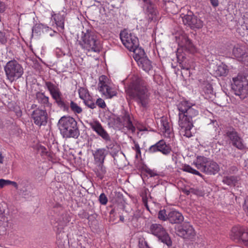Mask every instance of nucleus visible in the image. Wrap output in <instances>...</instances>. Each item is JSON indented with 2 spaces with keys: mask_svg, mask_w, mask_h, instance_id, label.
I'll return each mask as SVG.
<instances>
[{
  "mask_svg": "<svg viewBox=\"0 0 248 248\" xmlns=\"http://www.w3.org/2000/svg\"><path fill=\"white\" fill-rule=\"evenodd\" d=\"M237 181V178L234 176H226L222 180L224 184L228 186L235 185Z\"/></svg>",
  "mask_w": 248,
  "mask_h": 248,
  "instance_id": "2f4dec72",
  "label": "nucleus"
},
{
  "mask_svg": "<svg viewBox=\"0 0 248 248\" xmlns=\"http://www.w3.org/2000/svg\"><path fill=\"white\" fill-rule=\"evenodd\" d=\"M39 28L38 26H35L32 29V33H37L38 32V30Z\"/></svg>",
  "mask_w": 248,
  "mask_h": 248,
  "instance_id": "603ef678",
  "label": "nucleus"
},
{
  "mask_svg": "<svg viewBox=\"0 0 248 248\" xmlns=\"http://www.w3.org/2000/svg\"><path fill=\"white\" fill-rule=\"evenodd\" d=\"M243 228L233 227L231 232L230 237L233 240H240Z\"/></svg>",
  "mask_w": 248,
  "mask_h": 248,
  "instance_id": "cd10ccee",
  "label": "nucleus"
},
{
  "mask_svg": "<svg viewBox=\"0 0 248 248\" xmlns=\"http://www.w3.org/2000/svg\"><path fill=\"white\" fill-rule=\"evenodd\" d=\"M58 126L64 138L77 139L80 134L77 122L72 117L63 116L59 120Z\"/></svg>",
  "mask_w": 248,
  "mask_h": 248,
  "instance_id": "7ed1b4c3",
  "label": "nucleus"
},
{
  "mask_svg": "<svg viewBox=\"0 0 248 248\" xmlns=\"http://www.w3.org/2000/svg\"><path fill=\"white\" fill-rule=\"evenodd\" d=\"M52 17L55 21L57 26L63 30L64 28V14L61 13L53 14L52 15Z\"/></svg>",
  "mask_w": 248,
  "mask_h": 248,
  "instance_id": "5701e85b",
  "label": "nucleus"
},
{
  "mask_svg": "<svg viewBox=\"0 0 248 248\" xmlns=\"http://www.w3.org/2000/svg\"><path fill=\"white\" fill-rule=\"evenodd\" d=\"M116 126L118 128H120L122 126L126 127L127 129L131 131L132 133H134L136 130L135 127L132 124V121L130 119L129 115L125 114L122 118L117 117L116 119Z\"/></svg>",
  "mask_w": 248,
  "mask_h": 248,
  "instance_id": "a211bd4d",
  "label": "nucleus"
},
{
  "mask_svg": "<svg viewBox=\"0 0 248 248\" xmlns=\"http://www.w3.org/2000/svg\"><path fill=\"white\" fill-rule=\"evenodd\" d=\"M58 104V105L62 107H65V104L62 100L61 93L56 94V95L52 97Z\"/></svg>",
  "mask_w": 248,
  "mask_h": 248,
  "instance_id": "e433bc0d",
  "label": "nucleus"
},
{
  "mask_svg": "<svg viewBox=\"0 0 248 248\" xmlns=\"http://www.w3.org/2000/svg\"><path fill=\"white\" fill-rule=\"evenodd\" d=\"M134 146L132 147L133 149L135 150L136 152V157L138 158L139 156H141L140 148L138 142L133 140Z\"/></svg>",
  "mask_w": 248,
  "mask_h": 248,
  "instance_id": "58836bf2",
  "label": "nucleus"
},
{
  "mask_svg": "<svg viewBox=\"0 0 248 248\" xmlns=\"http://www.w3.org/2000/svg\"><path fill=\"white\" fill-rule=\"evenodd\" d=\"M137 63L139 66L141 67L143 70L146 72H149L153 68L152 62L146 56L143 58H141Z\"/></svg>",
  "mask_w": 248,
  "mask_h": 248,
  "instance_id": "393cba45",
  "label": "nucleus"
},
{
  "mask_svg": "<svg viewBox=\"0 0 248 248\" xmlns=\"http://www.w3.org/2000/svg\"><path fill=\"white\" fill-rule=\"evenodd\" d=\"M149 21L156 20L158 12L151 0H139Z\"/></svg>",
  "mask_w": 248,
  "mask_h": 248,
  "instance_id": "f8f14e48",
  "label": "nucleus"
},
{
  "mask_svg": "<svg viewBox=\"0 0 248 248\" xmlns=\"http://www.w3.org/2000/svg\"><path fill=\"white\" fill-rule=\"evenodd\" d=\"M91 128L95 131L97 134L101 137L106 142L110 141L111 139L109 135L103 128L98 121H93L89 123Z\"/></svg>",
  "mask_w": 248,
  "mask_h": 248,
  "instance_id": "2eb2a0df",
  "label": "nucleus"
},
{
  "mask_svg": "<svg viewBox=\"0 0 248 248\" xmlns=\"http://www.w3.org/2000/svg\"><path fill=\"white\" fill-rule=\"evenodd\" d=\"M242 62H244V63L248 66V54H247L242 61Z\"/></svg>",
  "mask_w": 248,
  "mask_h": 248,
  "instance_id": "3c124183",
  "label": "nucleus"
},
{
  "mask_svg": "<svg viewBox=\"0 0 248 248\" xmlns=\"http://www.w3.org/2000/svg\"><path fill=\"white\" fill-rule=\"evenodd\" d=\"M140 248H150L148 243L144 239H140L139 240Z\"/></svg>",
  "mask_w": 248,
  "mask_h": 248,
  "instance_id": "37998d69",
  "label": "nucleus"
},
{
  "mask_svg": "<svg viewBox=\"0 0 248 248\" xmlns=\"http://www.w3.org/2000/svg\"><path fill=\"white\" fill-rule=\"evenodd\" d=\"M96 167L94 171L98 177L102 179L104 175L106 173L105 167L104 166L103 163L95 164Z\"/></svg>",
  "mask_w": 248,
  "mask_h": 248,
  "instance_id": "c85d7f7f",
  "label": "nucleus"
},
{
  "mask_svg": "<svg viewBox=\"0 0 248 248\" xmlns=\"http://www.w3.org/2000/svg\"><path fill=\"white\" fill-rule=\"evenodd\" d=\"M146 172L150 175V176L152 177V176H156L157 174V173L155 172L154 171L150 170V169H148L146 170Z\"/></svg>",
  "mask_w": 248,
  "mask_h": 248,
  "instance_id": "de8ad7c7",
  "label": "nucleus"
},
{
  "mask_svg": "<svg viewBox=\"0 0 248 248\" xmlns=\"http://www.w3.org/2000/svg\"><path fill=\"white\" fill-rule=\"evenodd\" d=\"M233 83L232 89L236 95L239 96L241 99L245 98L248 95V80L245 76L242 74L232 78Z\"/></svg>",
  "mask_w": 248,
  "mask_h": 248,
  "instance_id": "423d86ee",
  "label": "nucleus"
},
{
  "mask_svg": "<svg viewBox=\"0 0 248 248\" xmlns=\"http://www.w3.org/2000/svg\"><path fill=\"white\" fill-rule=\"evenodd\" d=\"M183 170L185 171L189 172L198 176H202L201 173L199 172L198 170L193 169L189 165H185L183 167Z\"/></svg>",
  "mask_w": 248,
  "mask_h": 248,
  "instance_id": "f704fd0d",
  "label": "nucleus"
},
{
  "mask_svg": "<svg viewBox=\"0 0 248 248\" xmlns=\"http://www.w3.org/2000/svg\"><path fill=\"white\" fill-rule=\"evenodd\" d=\"M186 194L187 195H188V194H189V191H186Z\"/></svg>",
  "mask_w": 248,
  "mask_h": 248,
  "instance_id": "4d7b16f0",
  "label": "nucleus"
},
{
  "mask_svg": "<svg viewBox=\"0 0 248 248\" xmlns=\"http://www.w3.org/2000/svg\"><path fill=\"white\" fill-rule=\"evenodd\" d=\"M7 79L11 82L21 78L24 70L20 64L14 60L9 61L4 67Z\"/></svg>",
  "mask_w": 248,
  "mask_h": 248,
  "instance_id": "0eeeda50",
  "label": "nucleus"
},
{
  "mask_svg": "<svg viewBox=\"0 0 248 248\" xmlns=\"http://www.w3.org/2000/svg\"><path fill=\"white\" fill-rule=\"evenodd\" d=\"M161 129L162 132L166 137H170L172 134L171 124L167 117H162L161 119Z\"/></svg>",
  "mask_w": 248,
  "mask_h": 248,
  "instance_id": "aec40b11",
  "label": "nucleus"
},
{
  "mask_svg": "<svg viewBox=\"0 0 248 248\" xmlns=\"http://www.w3.org/2000/svg\"><path fill=\"white\" fill-rule=\"evenodd\" d=\"M129 50L133 52V58L137 62L140 60L141 58H143L146 57L145 56L144 50L140 47H139V46L134 47L133 49Z\"/></svg>",
  "mask_w": 248,
  "mask_h": 248,
  "instance_id": "a878e982",
  "label": "nucleus"
},
{
  "mask_svg": "<svg viewBox=\"0 0 248 248\" xmlns=\"http://www.w3.org/2000/svg\"><path fill=\"white\" fill-rule=\"evenodd\" d=\"M120 37L123 44L128 50L139 46L138 38L126 30L120 32Z\"/></svg>",
  "mask_w": 248,
  "mask_h": 248,
  "instance_id": "1a4fd4ad",
  "label": "nucleus"
},
{
  "mask_svg": "<svg viewBox=\"0 0 248 248\" xmlns=\"http://www.w3.org/2000/svg\"><path fill=\"white\" fill-rule=\"evenodd\" d=\"M39 150L41 151V155H47V150L44 147V146H40V148H39Z\"/></svg>",
  "mask_w": 248,
  "mask_h": 248,
  "instance_id": "a18cd8bd",
  "label": "nucleus"
},
{
  "mask_svg": "<svg viewBox=\"0 0 248 248\" xmlns=\"http://www.w3.org/2000/svg\"><path fill=\"white\" fill-rule=\"evenodd\" d=\"M12 185L13 186L16 188H18V185L14 181H12L9 180H5L3 179H0V187L3 188L4 186L8 185Z\"/></svg>",
  "mask_w": 248,
  "mask_h": 248,
  "instance_id": "473e14b6",
  "label": "nucleus"
},
{
  "mask_svg": "<svg viewBox=\"0 0 248 248\" xmlns=\"http://www.w3.org/2000/svg\"><path fill=\"white\" fill-rule=\"evenodd\" d=\"M70 107L74 113H80L82 111V108L73 101H71Z\"/></svg>",
  "mask_w": 248,
  "mask_h": 248,
  "instance_id": "c9c22d12",
  "label": "nucleus"
},
{
  "mask_svg": "<svg viewBox=\"0 0 248 248\" xmlns=\"http://www.w3.org/2000/svg\"><path fill=\"white\" fill-rule=\"evenodd\" d=\"M183 21L185 25L191 29H200L203 26L202 21L193 14L184 16Z\"/></svg>",
  "mask_w": 248,
  "mask_h": 248,
  "instance_id": "dca6fc26",
  "label": "nucleus"
},
{
  "mask_svg": "<svg viewBox=\"0 0 248 248\" xmlns=\"http://www.w3.org/2000/svg\"><path fill=\"white\" fill-rule=\"evenodd\" d=\"M210 1L213 7H216L218 5V0H210Z\"/></svg>",
  "mask_w": 248,
  "mask_h": 248,
  "instance_id": "09e8293b",
  "label": "nucleus"
},
{
  "mask_svg": "<svg viewBox=\"0 0 248 248\" xmlns=\"http://www.w3.org/2000/svg\"><path fill=\"white\" fill-rule=\"evenodd\" d=\"M182 39L181 42L179 43V45L186 49H191L193 47V44L189 38L185 35L182 36Z\"/></svg>",
  "mask_w": 248,
  "mask_h": 248,
  "instance_id": "c756f323",
  "label": "nucleus"
},
{
  "mask_svg": "<svg viewBox=\"0 0 248 248\" xmlns=\"http://www.w3.org/2000/svg\"><path fill=\"white\" fill-rule=\"evenodd\" d=\"M84 104L88 106L89 108L93 109L96 107L95 104L93 102V101L90 99V98L89 99H86L85 100H84Z\"/></svg>",
  "mask_w": 248,
  "mask_h": 248,
  "instance_id": "a19ab883",
  "label": "nucleus"
},
{
  "mask_svg": "<svg viewBox=\"0 0 248 248\" xmlns=\"http://www.w3.org/2000/svg\"><path fill=\"white\" fill-rule=\"evenodd\" d=\"M149 232L157 237L159 240L170 247L172 245V241L168 233L164 227L159 224L153 223L150 225Z\"/></svg>",
  "mask_w": 248,
  "mask_h": 248,
  "instance_id": "6e6552de",
  "label": "nucleus"
},
{
  "mask_svg": "<svg viewBox=\"0 0 248 248\" xmlns=\"http://www.w3.org/2000/svg\"><path fill=\"white\" fill-rule=\"evenodd\" d=\"M182 68L183 69H186V70H188V68H185L184 67L182 66Z\"/></svg>",
  "mask_w": 248,
  "mask_h": 248,
  "instance_id": "6e6d98bb",
  "label": "nucleus"
},
{
  "mask_svg": "<svg viewBox=\"0 0 248 248\" xmlns=\"http://www.w3.org/2000/svg\"><path fill=\"white\" fill-rule=\"evenodd\" d=\"M240 240L248 246V228H243Z\"/></svg>",
  "mask_w": 248,
  "mask_h": 248,
  "instance_id": "72a5a7b5",
  "label": "nucleus"
},
{
  "mask_svg": "<svg viewBox=\"0 0 248 248\" xmlns=\"http://www.w3.org/2000/svg\"><path fill=\"white\" fill-rule=\"evenodd\" d=\"M120 220H121V221L123 222V221H124V217L123 216H121L120 217Z\"/></svg>",
  "mask_w": 248,
  "mask_h": 248,
  "instance_id": "5fc2aeb1",
  "label": "nucleus"
},
{
  "mask_svg": "<svg viewBox=\"0 0 248 248\" xmlns=\"http://www.w3.org/2000/svg\"><path fill=\"white\" fill-rule=\"evenodd\" d=\"M142 202L144 205L147 208H148V204H147V198L146 196H144L142 197Z\"/></svg>",
  "mask_w": 248,
  "mask_h": 248,
  "instance_id": "8fccbe9b",
  "label": "nucleus"
},
{
  "mask_svg": "<svg viewBox=\"0 0 248 248\" xmlns=\"http://www.w3.org/2000/svg\"><path fill=\"white\" fill-rule=\"evenodd\" d=\"M176 234L184 238H190L195 235V231L189 222H184L176 228Z\"/></svg>",
  "mask_w": 248,
  "mask_h": 248,
  "instance_id": "ddd939ff",
  "label": "nucleus"
},
{
  "mask_svg": "<svg viewBox=\"0 0 248 248\" xmlns=\"http://www.w3.org/2000/svg\"><path fill=\"white\" fill-rule=\"evenodd\" d=\"M100 203L103 205H106L108 202V198L104 193H101L99 197Z\"/></svg>",
  "mask_w": 248,
  "mask_h": 248,
  "instance_id": "79ce46f5",
  "label": "nucleus"
},
{
  "mask_svg": "<svg viewBox=\"0 0 248 248\" xmlns=\"http://www.w3.org/2000/svg\"><path fill=\"white\" fill-rule=\"evenodd\" d=\"M168 220L171 224H179L183 221L184 217L180 212L171 210L168 213Z\"/></svg>",
  "mask_w": 248,
  "mask_h": 248,
  "instance_id": "6ab92c4d",
  "label": "nucleus"
},
{
  "mask_svg": "<svg viewBox=\"0 0 248 248\" xmlns=\"http://www.w3.org/2000/svg\"><path fill=\"white\" fill-rule=\"evenodd\" d=\"M45 85L52 97L61 93L59 88L50 81H45Z\"/></svg>",
  "mask_w": 248,
  "mask_h": 248,
  "instance_id": "bb28decb",
  "label": "nucleus"
},
{
  "mask_svg": "<svg viewBox=\"0 0 248 248\" xmlns=\"http://www.w3.org/2000/svg\"><path fill=\"white\" fill-rule=\"evenodd\" d=\"M78 43L83 49L88 52L99 53L101 50L100 41L95 33L92 31H87L85 33L82 32Z\"/></svg>",
  "mask_w": 248,
  "mask_h": 248,
  "instance_id": "20e7f679",
  "label": "nucleus"
},
{
  "mask_svg": "<svg viewBox=\"0 0 248 248\" xmlns=\"http://www.w3.org/2000/svg\"><path fill=\"white\" fill-rule=\"evenodd\" d=\"M36 99L38 102L44 108H50L51 107V104L49 102V98L46 96L44 93L37 92L36 93Z\"/></svg>",
  "mask_w": 248,
  "mask_h": 248,
  "instance_id": "4be33fe9",
  "label": "nucleus"
},
{
  "mask_svg": "<svg viewBox=\"0 0 248 248\" xmlns=\"http://www.w3.org/2000/svg\"><path fill=\"white\" fill-rule=\"evenodd\" d=\"M226 135L234 147L239 150H243L245 148L243 139L233 127H229L226 130Z\"/></svg>",
  "mask_w": 248,
  "mask_h": 248,
  "instance_id": "9b49d317",
  "label": "nucleus"
},
{
  "mask_svg": "<svg viewBox=\"0 0 248 248\" xmlns=\"http://www.w3.org/2000/svg\"><path fill=\"white\" fill-rule=\"evenodd\" d=\"M106 150L105 149H99L93 153L95 164L104 163L106 157Z\"/></svg>",
  "mask_w": 248,
  "mask_h": 248,
  "instance_id": "b1692460",
  "label": "nucleus"
},
{
  "mask_svg": "<svg viewBox=\"0 0 248 248\" xmlns=\"http://www.w3.org/2000/svg\"><path fill=\"white\" fill-rule=\"evenodd\" d=\"M157 152H160L163 155H168L171 152V148L169 144H167L166 142L162 140L151 146L148 149V152L151 154Z\"/></svg>",
  "mask_w": 248,
  "mask_h": 248,
  "instance_id": "4468645a",
  "label": "nucleus"
},
{
  "mask_svg": "<svg viewBox=\"0 0 248 248\" xmlns=\"http://www.w3.org/2000/svg\"><path fill=\"white\" fill-rule=\"evenodd\" d=\"M130 99L134 100L143 108L149 107L151 93L147 83L141 78L134 76L125 90Z\"/></svg>",
  "mask_w": 248,
  "mask_h": 248,
  "instance_id": "f257e3e1",
  "label": "nucleus"
},
{
  "mask_svg": "<svg viewBox=\"0 0 248 248\" xmlns=\"http://www.w3.org/2000/svg\"><path fill=\"white\" fill-rule=\"evenodd\" d=\"M32 118L35 124L40 126L47 123V114L46 110L36 109L32 114Z\"/></svg>",
  "mask_w": 248,
  "mask_h": 248,
  "instance_id": "f3484780",
  "label": "nucleus"
},
{
  "mask_svg": "<svg viewBox=\"0 0 248 248\" xmlns=\"http://www.w3.org/2000/svg\"><path fill=\"white\" fill-rule=\"evenodd\" d=\"M179 110L178 124L180 134L187 138L192 136L191 129L193 127L194 119L198 115V107L187 101H181L178 105Z\"/></svg>",
  "mask_w": 248,
  "mask_h": 248,
  "instance_id": "f03ea898",
  "label": "nucleus"
},
{
  "mask_svg": "<svg viewBox=\"0 0 248 248\" xmlns=\"http://www.w3.org/2000/svg\"><path fill=\"white\" fill-rule=\"evenodd\" d=\"M4 157L2 155L0 154V164L3 163Z\"/></svg>",
  "mask_w": 248,
  "mask_h": 248,
  "instance_id": "864d4df0",
  "label": "nucleus"
},
{
  "mask_svg": "<svg viewBox=\"0 0 248 248\" xmlns=\"http://www.w3.org/2000/svg\"><path fill=\"white\" fill-rule=\"evenodd\" d=\"M232 54L239 61L242 62L247 54L246 52L245 47L239 45L234 46L232 49Z\"/></svg>",
  "mask_w": 248,
  "mask_h": 248,
  "instance_id": "412c9836",
  "label": "nucleus"
},
{
  "mask_svg": "<svg viewBox=\"0 0 248 248\" xmlns=\"http://www.w3.org/2000/svg\"><path fill=\"white\" fill-rule=\"evenodd\" d=\"M107 77L102 75L99 77L98 83V90L107 98H111L116 96L117 94V90L108 85L106 81Z\"/></svg>",
  "mask_w": 248,
  "mask_h": 248,
  "instance_id": "9d476101",
  "label": "nucleus"
},
{
  "mask_svg": "<svg viewBox=\"0 0 248 248\" xmlns=\"http://www.w3.org/2000/svg\"><path fill=\"white\" fill-rule=\"evenodd\" d=\"M158 217L159 219L163 221L168 220V214L166 213L165 210H160L158 212Z\"/></svg>",
  "mask_w": 248,
  "mask_h": 248,
  "instance_id": "ea45409f",
  "label": "nucleus"
},
{
  "mask_svg": "<svg viewBox=\"0 0 248 248\" xmlns=\"http://www.w3.org/2000/svg\"><path fill=\"white\" fill-rule=\"evenodd\" d=\"M217 72L219 76H224L227 74L228 70L225 65H220L217 67Z\"/></svg>",
  "mask_w": 248,
  "mask_h": 248,
  "instance_id": "4c0bfd02",
  "label": "nucleus"
},
{
  "mask_svg": "<svg viewBox=\"0 0 248 248\" xmlns=\"http://www.w3.org/2000/svg\"><path fill=\"white\" fill-rule=\"evenodd\" d=\"M79 98L84 100L90 98L88 90L83 87H80L78 90Z\"/></svg>",
  "mask_w": 248,
  "mask_h": 248,
  "instance_id": "7c9ffc66",
  "label": "nucleus"
},
{
  "mask_svg": "<svg viewBox=\"0 0 248 248\" xmlns=\"http://www.w3.org/2000/svg\"><path fill=\"white\" fill-rule=\"evenodd\" d=\"M243 209L248 216V200L245 201V203L243 205Z\"/></svg>",
  "mask_w": 248,
  "mask_h": 248,
  "instance_id": "49530a36",
  "label": "nucleus"
},
{
  "mask_svg": "<svg viewBox=\"0 0 248 248\" xmlns=\"http://www.w3.org/2000/svg\"><path fill=\"white\" fill-rule=\"evenodd\" d=\"M102 108H104L106 107V103L104 100L101 98H98L96 102V104Z\"/></svg>",
  "mask_w": 248,
  "mask_h": 248,
  "instance_id": "c03bdc74",
  "label": "nucleus"
},
{
  "mask_svg": "<svg viewBox=\"0 0 248 248\" xmlns=\"http://www.w3.org/2000/svg\"><path fill=\"white\" fill-rule=\"evenodd\" d=\"M194 164L200 171L208 175H214L220 170L219 165L215 161L203 156H198Z\"/></svg>",
  "mask_w": 248,
  "mask_h": 248,
  "instance_id": "39448f33",
  "label": "nucleus"
}]
</instances>
